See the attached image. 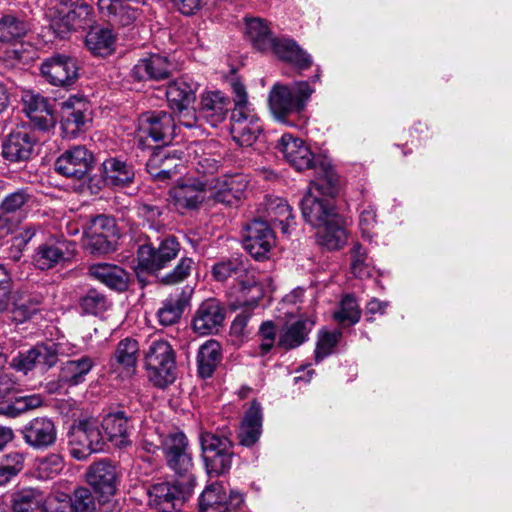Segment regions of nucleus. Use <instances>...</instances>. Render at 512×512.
Wrapping results in <instances>:
<instances>
[{"label":"nucleus","mask_w":512,"mask_h":512,"mask_svg":"<svg viewBox=\"0 0 512 512\" xmlns=\"http://www.w3.org/2000/svg\"><path fill=\"white\" fill-rule=\"evenodd\" d=\"M341 332H321L315 349V360L320 362L330 355L339 342Z\"/></svg>","instance_id":"obj_56"},{"label":"nucleus","mask_w":512,"mask_h":512,"mask_svg":"<svg viewBox=\"0 0 512 512\" xmlns=\"http://www.w3.org/2000/svg\"><path fill=\"white\" fill-rule=\"evenodd\" d=\"M176 124L172 114L153 111L142 114L138 120L136 138L142 148L149 147L148 139L161 145L169 144L175 135Z\"/></svg>","instance_id":"obj_8"},{"label":"nucleus","mask_w":512,"mask_h":512,"mask_svg":"<svg viewBox=\"0 0 512 512\" xmlns=\"http://www.w3.org/2000/svg\"><path fill=\"white\" fill-rule=\"evenodd\" d=\"M95 4L100 17L112 26H130L142 15L139 7H133L123 0H96Z\"/></svg>","instance_id":"obj_23"},{"label":"nucleus","mask_w":512,"mask_h":512,"mask_svg":"<svg viewBox=\"0 0 512 512\" xmlns=\"http://www.w3.org/2000/svg\"><path fill=\"white\" fill-rule=\"evenodd\" d=\"M70 510L74 512H95L96 502L93 494L88 488L80 487L74 491L71 500Z\"/></svg>","instance_id":"obj_55"},{"label":"nucleus","mask_w":512,"mask_h":512,"mask_svg":"<svg viewBox=\"0 0 512 512\" xmlns=\"http://www.w3.org/2000/svg\"><path fill=\"white\" fill-rule=\"evenodd\" d=\"M377 226L376 209L372 205L362 207L359 215V228L362 236L371 240L375 235Z\"/></svg>","instance_id":"obj_57"},{"label":"nucleus","mask_w":512,"mask_h":512,"mask_svg":"<svg viewBox=\"0 0 512 512\" xmlns=\"http://www.w3.org/2000/svg\"><path fill=\"white\" fill-rule=\"evenodd\" d=\"M95 23L94 9L86 0H67L51 28L59 38H65L72 31L86 29Z\"/></svg>","instance_id":"obj_9"},{"label":"nucleus","mask_w":512,"mask_h":512,"mask_svg":"<svg viewBox=\"0 0 512 512\" xmlns=\"http://www.w3.org/2000/svg\"><path fill=\"white\" fill-rule=\"evenodd\" d=\"M144 365L149 380L159 388H165L176 379L175 352L163 339L151 341L144 351Z\"/></svg>","instance_id":"obj_5"},{"label":"nucleus","mask_w":512,"mask_h":512,"mask_svg":"<svg viewBox=\"0 0 512 512\" xmlns=\"http://www.w3.org/2000/svg\"><path fill=\"white\" fill-rule=\"evenodd\" d=\"M276 239L270 225L261 219L247 224L243 239L244 248L257 260L267 257Z\"/></svg>","instance_id":"obj_15"},{"label":"nucleus","mask_w":512,"mask_h":512,"mask_svg":"<svg viewBox=\"0 0 512 512\" xmlns=\"http://www.w3.org/2000/svg\"><path fill=\"white\" fill-rule=\"evenodd\" d=\"M108 440L116 447L126 448L132 444L130 439L133 423L124 410L110 411L103 416L101 422Z\"/></svg>","instance_id":"obj_22"},{"label":"nucleus","mask_w":512,"mask_h":512,"mask_svg":"<svg viewBox=\"0 0 512 512\" xmlns=\"http://www.w3.org/2000/svg\"><path fill=\"white\" fill-rule=\"evenodd\" d=\"M115 35L109 28L91 30L86 36L87 48L97 56H108L114 51Z\"/></svg>","instance_id":"obj_44"},{"label":"nucleus","mask_w":512,"mask_h":512,"mask_svg":"<svg viewBox=\"0 0 512 512\" xmlns=\"http://www.w3.org/2000/svg\"><path fill=\"white\" fill-rule=\"evenodd\" d=\"M158 243L149 241L137 249V270L156 273L164 269L180 251V244L174 236L157 238Z\"/></svg>","instance_id":"obj_7"},{"label":"nucleus","mask_w":512,"mask_h":512,"mask_svg":"<svg viewBox=\"0 0 512 512\" xmlns=\"http://www.w3.org/2000/svg\"><path fill=\"white\" fill-rule=\"evenodd\" d=\"M135 210L138 218L150 229L158 232L164 227L162 206L140 202L136 205Z\"/></svg>","instance_id":"obj_50"},{"label":"nucleus","mask_w":512,"mask_h":512,"mask_svg":"<svg viewBox=\"0 0 512 512\" xmlns=\"http://www.w3.org/2000/svg\"><path fill=\"white\" fill-rule=\"evenodd\" d=\"M22 436L28 446L43 450L55 443L57 430L52 419L36 417L23 427Z\"/></svg>","instance_id":"obj_24"},{"label":"nucleus","mask_w":512,"mask_h":512,"mask_svg":"<svg viewBox=\"0 0 512 512\" xmlns=\"http://www.w3.org/2000/svg\"><path fill=\"white\" fill-rule=\"evenodd\" d=\"M38 301H25L23 299L15 302L12 308L13 319L23 322L29 319L36 311Z\"/></svg>","instance_id":"obj_64"},{"label":"nucleus","mask_w":512,"mask_h":512,"mask_svg":"<svg viewBox=\"0 0 512 512\" xmlns=\"http://www.w3.org/2000/svg\"><path fill=\"white\" fill-rule=\"evenodd\" d=\"M248 177L241 173L223 175L208 182L211 197L219 203L232 205L239 201L247 187Z\"/></svg>","instance_id":"obj_18"},{"label":"nucleus","mask_w":512,"mask_h":512,"mask_svg":"<svg viewBox=\"0 0 512 512\" xmlns=\"http://www.w3.org/2000/svg\"><path fill=\"white\" fill-rule=\"evenodd\" d=\"M230 99L221 91H209L201 96L199 116L212 127H217L227 116Z\"/></svg>","instance_id":"obj_26"},{"label":"nucleus","mask_w":512,"mask_h":512,"mask_svg":"<svg viewBox=\"0 0 512 512\" xmlns=\"http://www.w3.org/2000/svg\"><path fill=\"white\" fill-rule=\"evenodd\" d=\"M42 76L54 86H70L78 78L77 61L67 55L56 54L46 59L40 67Z\"/></svg>","instance_id":"obj_16"},{"label":"nucleus","mask_w":512,"mask_h":512,"mask_svg":"<svg viewBox=\"0 0 512 512\" xmlns=\"http://www.w3.org/2000/svg\"><path fill=\"white\" fill-rule=\"evenodd\" d=\"M63 467V458L59 454L52 453L37 461L36 470L40 478L48 479L58 475Z\"/></svg>","instance_id":"obj_54"},{"label":"nucleus","mask_w":512,"mask_h":512,"mask_svg":"<svg viewBox=\"0 0 512 512\" xmlns=\"http://www.w3.org/2000/svg\"><path fill=\"white\" fill-rule=\"evenodd\" d=\"M89 271L95 279L110 289L122 292L128 287V273L118 265L98 263L90 266Z\"/></svg>","instance_id":"obj_39"},{"label":"nucleus","mask_w":512,"mask_h":512,"mask_svg":"<svg viewBox=\"0 0 512 512\" xmlns=\"http://www.w3.org/2000/svg\"><path fill=\"white\" fill-rule=\"evenodd\" d=\"M75 255V243L63 237H52L34 251L32 262L39 270H49L70 262Z\"/></svg>","instance_id":"obj_11"},{"label":"nucleus","mask_w":512,"mask_h":512,"mask_svg":"<svg viewBox=\"0 0 512 512\" xmlns=\"http://www.w3.org/2000/svg\"><path fill=\"white\" fill-rule=\"evenodd\" d=\"M181 157L177 154L176 150H169L167 159L164 161L162 165V169L159 171V177H156L154 180L159 182H166L171 179L176 174L180 173L179 168L181 165Z\"/></svg>","instance_id":"obj_60"},{"label":"nucleus","mask_w":512,"mask_h":512,"mask_svg":"<svg viewBox=\"0 0 512 512\" xmlns=\"http://www.w3.org/2000/svg\"><path fill=\"white\" fill-rule=\"evenodd\" d=\"M269 50H272L280 59L294 64L299 69H306L312 64L311 56L292 39L272 38V45Z\"/></svg>","instance_id":"obj_37"},{"label":"nucleus","mask_w":512,"mask_h":512,"mask_svg":"<svg viewBox=\"0 0 512 512\" xmlns=\"http://www.w3.org/2000/svg\"><path fill=\"white\" fill-rule=\"evenodd\" d=\"M94 367V361L89 356H83L79 359L66 361L61 365L59 371V382L76 386L84 382L86 375Z\"/></svg>","instance_id":"obj_41"},{"label":"nucleus","mask_w":512,"mask_h":512,"mask_svg":"<svg viewBox=\"0 0 512 512\" xmlns=\"http://www.w3.org/2000/svg\"><path fill=\"white\" fill-rule=\"evenodd\" d=\"M173 64L166 56L153 54L140 59L133 67L131 74L135 80H163L170 76Z\"/></svg>","instance_id":"obj_28"},{"label":"nucleus","mask_w":512,"mask_h":512,"mask_svg":"<svg viewBox=\"0 0 512 512\" xmlns=\"http://www.w3.org/2000/svg\"><path fill=\"white\" fill-rule=\"evenodd\" d=\"M258 336L260 339L259 354L264 356L268 354L276 343L277 331L272 321H265L261 324Z\"/></svg>","instance_id":"obj_58"},{"label":"nucleus","mask_w":512,"mask_h":512,"mask_svg":"<svg viewBox=\"0 0 512 512\" xmlns=\"http://www.w3.org/2000/svg\"><path fill=\"white\" fill-rule=\"evenodd\" d=\"M38 137L30 128L22 127L12 131L2 144V155L10 162H24L36 154Z\"/></svg>","instance_id":"obj_13"},{"label":"nucleus","mask_w":512,"mask_h":512,"mask_svg":"<svg viewBox=\"0 0 512 512\" xmlns=\"http://www.w3.org/2000/svg\"><path fill=\"white\" fill-rule=\"evenodd\" d=\"M208 182L190 181L178 183L170 190V196L175 204L182 208H197L205 200Z\"/></svg>","instance_id":"obj_34"},{"label":"nucleus","mask_w":512,"mask_h":512,"mask_svg":"<svg viewBox=\"0 0 512 512\" xmlns=\"http://www.w3.org/2000/svg\"><path fill=\"white\" fill-rule=\"evenodd\" d=\"M11 366L17 371L28 373L37 366V359L35 356L34 348L27 350L26 352L19 353L15 356L11 362Z\"/></svg>","instance_id":"obj_63"},{"label":"nucleus","mask_w":512,"mask_h":512,"mask_svg":"<svg viewBox=\"0 0 512 512\" xmlns=\"http://www.w3.org/2000/svg\"><path fill=\"white\" fill-rule=\"evenodd\" d=\"M211 274L218 282H226L230 278L237 282L239 307H256L262 298V288L258 284L255 272L250 269L247 259L232 257L220 260L212 266Z\"/></svg>","instance_id":"obj_2"},{"label":"nucleus","mask_w":512,"mask_h":512,"mask_svg":"<svg viewBox=\"0 0 512 512\" xmlns=\"http://www.w3.org/2000/svg\"><path fill=\"white\" fill-rule=\"evenodd\" d=\"M42 398L39 395H27L15 397L13 401L2 406V411L11 417H16L30 409L39 407Z\"/></svg>","instance_id":"obj_53"},{"label":"nucleus","mask_w":512,"mask_h":512,"mask_svg":"<svg viewBox=\"0 0 512 512\" xmlns=\"http://www.w3.org/2000/svg\"><path fill=\"white\" fill-rule=\"evenodd\" d=\"M138 355L139 344L137 340L127 337L118 343L114 359L128 374H133L136 369Z\"/></svg>","instance_id":"obj_46"},{"label":"nucleus","mask_w":512,"mask_h":512,"mask_svg":"<svg viewBox=\"0 0 512 512\" xmlns=\"http://www.w3.org/2000/svg\"><path fill=\"white\" fill-rule=\"evenodd\" d=\"M316 320L309 316L288 323L280 332L277 346L284 350H291L299 347L307 341L309 333L312 331Z\"/></svg>","instance_id":"obj_33"},{"label":"nucleus","mask_w":512,"mask_h":512,"mask_svg":"<svg viewBox=\"0 0 512 512\" xmlns=\"http://www.w3.org/2000/svg\"><path fill=\"white\" fill-rule=\"evenodd\" d=\"M361 318V309L356 299L351 295H345L338 308L333 313V319L342 327L355 325Z\"/></svg>","instance_id":"obj_47"},{"label":"nucleus","mask_w":512,"mask_h":512,"mask_svg":"<svg viewBox=\"0 0 512 512\" xmlns=\"http://www.w3.org/2000/svg\"><path fill=\"white\" fill-rule=\"evenodd\" d=\"M34 202V195L28 188H19L3 197L0 203V229L3 235L12 231V226L4 227L7 216L17 217V223L21 222L32 210Z\"/></svg>","instance_id":"obj_17"},{"label":"nucleus","mask_w":512,"mask_h":512,"mask_svg":"<svg viewBox=\"0 0 512 512\" xmlns=\"http://www.w3.org/2000/svg\"><path fill=\"white\" fill-rule=\"evenodd\" d=\"M323 175L310 182L308 191L300 202L302 216L313 227H321L335 216L332 198L338 192V178L332 168L321 164Z\"/></svg>","instance_id":"obj_1"},{"label":"nucleus","mask_w":512,"mask_h":512,"mask_svg":"<svg viewBox=\"0 0 512 512\" xmlns=\"http://www.w3.org/2000/svg\"><path fill=\"white\" fill-rule=\"evenodd\" d=\"M190 298L191 291L181 289L163 300L161 307L157 311L160 325L172 326L178 323L190 303Z\"/></svg>","instance_id":"obj_29"},{"label":"nucleus","mask_w":512,"mask_h":512,"mask_svg":"<svg viewBox=\"0 0 512 512\" xmlns=\"http://www.w3.org/2000/svg\"><path fill=\"white\" fill-rule=\"evenodd\" d=\"M47 500V492L38 487H19L11 494V509L12 512H39Z\"/></svg>","instance_id":"obj_32"},{"label":"nucleus","mask_w":512,"mask_h":512,"mask_svg":"<svg viewBox=\"0 0 512 512\" xmlns=\"http://www.w3.org/2000/svg\"><path fill=\"white\" fill-rule=\"evenodd\" d=\"M264 216L266 222L272 225H280L281 232L289 234L290 227L294 224L292 209L288 202L280 197H266L264 201Z\"/></svg>","instance_id":"obj_36"},{"label":"nucleus","mask_w":512,"mask_h":512,"mask_svg":"<svg viewBox=\"0 0 512 512\" xmlns=\"http://www.w3.org/2000/svg\"><path fill=\"white\" fill-rule=\"evenodd\" d=\"M317 239L320 245L329 250L340 249L347 240L345 229L337 224L333 218L324 223L321 227H317Z\"/></svg>","instance_id":"obj_45"},{"label":"nucleus","mask_w":512,"mask_h":512,"mask_svg":"<svg viewBox=\"0 0 512 512\" xmlns=\"http://www.w3.org/2000/svg\"><path fill=\"white\" fill-rule=\"evenodd\" d=\"M27 30V24L13 15H4L0 18V42L16 41L22 38Z\"/></svg>","instance_id":"obj_49"},{"label":"nucleus","mask_w":512,"mask_h":512,"mask_svg":"<svg viewBox=\"0 0 512 512\" xmlns=\"http://www.w3.org/2000/svg\"><path fill=\"white\" fill-rule=\"evenodd\" d=\"M234 108L230 117L232 139L243 147H250L263 131V124L255 108L249 103L244 85L238 80L231 83Z\"/></svg>","instance_id":"obj_3"},{"label":"nucleus","mask_w":512,"mask_h":512,"mask_svg":"<svg viewBox=\"0 0 512 512\" xmlns=\"http://www.w3.org/2000/svg\"><path fill=\"white\" fill-rule=\"evenodd\" d=\"M225 319L224 306L214 298L203 301L196 310L192 327L201 336L215 334L219 331Z\"/></svg>","instance_id":"obj_21"},{"label":"nucleus","mask_w":512,"mask_h":512,"mask_svg":"<svg viewBox=\"0 0 512 512\" xmlns=\"http://www.w3.org/2000/svg\"><path fill=\"white\" fill-rule=\"evenodd\" d=\"M244 503V496L231 490L227 495L223 485L212 483L203 490L199 497V512H228L239 509Z\"/></svg>","instance_id":"obj_14"},{"label":"nucleus","mask_w":512,"mask_h":512,"mask_svg":"<svg viewBox=\"0 0 512 512\" xmlns=\"http://www.w3.org/2000/svg\"><path fill=\"white\" fill-rule=\"evenodd\" d=\"M277 148L296 170L314 169L316 176H321L323 175L321 164L331 166L326 160L316 157L302 139L291 134L282 135Z\"/></svg>","instance_id":"obj_10"},{"label":"nucleus","mask_w":512,"mask_h":512,"mask_svg":"<svg viewBox=\"0 0 512 512\" xmlns=\"http://www.w3.org/2000/svg\"><path fill=\"white\" fill-rule=\"evenodd\" d=\"M245 23V34L252 45L259 51H269L272 45V38L274 37L268 24L261 18H246Z\"/></svg>","instance_id":"obj_43"},{"label":"nucleus","mask_w":512,"mask_h":512,"mask_svg":"<svg viewBox=\"0 0 512 512\" xmlns=\"http://www.w3.org/2000/svg\"><path fill=\"white\" fill-rule=\"evenodd\" d=\"M103 179L109 186L123 188L134 181L133 167L118 158L106 159L103 164Z\"/></svg>","instance_id":"obj_40"},{"label":"nucleus","mask_w":512,"mask_h":512,"mask_svg":"<svg viewBox=\"0 0 512 512\" xmlns=\"http://www.w3.org/2000/svg\"><path fill=\"white\" fill-rule=\"evenodd\" d=\"M262 418L260 404L253 401L240 425L238 437L241 445L250 447L258 441L262 433Z\"/></svg>","instance_id":"obj_38"},{"label":"nucleus","mask_w":512,"mask_h":512,"mask_svg":"<svg viewBox=\"0 0 512 512\" xmlns=\"http://www.w3.org/2000/svg\"><path fill=\"white\" fill-rule=\"evenodd\" d=\"M193 263L189 257L181 258L176 267L162 278V282L171 285L183 281L190 275Z\"/></svg>","instance_id":"obj_59"},{"label":"nucleus","mask_w":512,"mask_h":512,"mask_svg":"<svg viewBox=\"0 0 512 512\" xmlns=\"http://www.w3.org/2000/svg\"><path fill=\"white\" fill-rule=\"evenodd\" d=\"M35 356L37 365L49 369L56 365L59 355H63V346L60 343L46 342L35 345Z\"/></svg>","instance_id":"obj_51"},{"label":"nucleus","mask_w":512,"mask_h":512,"mask_svg":"<svg viewBox=\"0 0 512 512\" xmlns=\"http://www.w3.org/2000/svg\"><path fill=\"white\" fill-rule=\"evenodd\" d=\"M167 464L178 475L187 474L192 466V455L188 439L183 432L171 433L164 442Z\"/></svg>","instance_id":"obj_19"},{"label":"nucleus","mask_w":512,"mask_h":512,"mask_svg":"<svg viewBox=\"0 0 512 512\" xmlns=\"http://www.w3.org/2000/svg\"><path fill=\"white\" fill-rule=\"evenodd\" d=\"M76 436L77 439H84L88 441V446L82 451L75 450L77 460H85L92 453L101 452L104 450L106 445L105 438L100 429L99 421L94 417H88L79 420L76 425Z\"/></svg>","instance_id":"obj_27"},{"label":"nucleus","mask_w":512,"mask_h":512,"mask_svg":"<svg viewBox=\"0 0 512 512\" xmlns=\"http://www.w3.org/2000/svg\"><path fill=\"white\" fill-rule=\"evenodd\" d=\"M375 267L361 244L355 243L351 250V272L359 279L373 276Z\"/></svg>","instance_id":"obj_48"},{"label":"nucleus","mask_w":512,"mask_h":512,"mask_svg":"<svg viewBox=\"0 0 512 512\" xmlns=\"http://www.w3.org/2000/svg\"><path fill=\"white\" fill-rule=\"evenodd\" d=\"M149 505L160 512H171L183 499V490L169 482L153 484L148 490Z\"/></svg>","instance_id":"obj_30"},{"label":"nucleus","mask_w":512,"mask_h":512,"mask_svg":"<svg viewBox=\"0 0 512 512\" xmlns=\"http://www.w3.org/2000/svg\"><path fill=\"white\" fill-rule=\"evenodd\" d=\"M89 104L83 98L70 97L62 103L61 130L66 138H75L89 120Z\"/></svg>","instance_id":"obj_20"},{"label":"nucleus","mask_w":512,"mask_h":512,"mask_svg":"<svg viewBox=\"0 0 512 512\" xmlns=\"http://www.w3.org/2000/svg\"><path fill=\"white\" fill-rule=\"evenodd\" d=\"M222 359L221 346L216 340H208L200 346L197 354L198 374L202 378H209Z\"/></svg>","instance_id":"obj_42"},{"label":"nucleus","mask_w":512,"mask_h":512,"mask_svg":"<svg viewBox=\"0 0 512 512\" xmlns=\"http://www.w3.org/2000/svg\"><path fill=\"white\" fill-rule=\"evenodd\" d=\"M198 83L188 76H182L170 82L166 97L171 109L188 108L196 99Z\"/></svg>","instance_id":"obj_31"},{"label":"nucleus","mask_w":512,"mask_h":512,"mask_svg":"<svg viewBox=\"0 0 512 512\" xmlns=\"http://www.w3.org/2000/svg\"><path fill=\"white\" fill-rule=\"evenodd\" d=\"M87 481L102 497L112 496L116 492L118 483L116 468L107 461H99L88 469Z\"/></svg>","instance_id":"obj_25"},{"label":"nucleus","mask_w":512,"mask_h":512,"mask_svg":"<svg viewBox=\"0 0 512 512\" xmlns=\"http://www.w3.org/2000/svg\"><path fill=\"white\" fill-rule=\"evenodd\" d=\"M93 154L84 146H74L64 151L55 161V171L67 178L84 180L92 170Z\"/></svg>","instance_id":"obj_12"},{"label":"nucleus","mask_w":512,"mask_h":512,"mask_svg":"<svg viewBox=\"0 0 512 512\" xmlns=\"http://www.w3.org/2000/svg\"><path fill=\"white\" fill-rule=\"evenodd\" d=\"M199 439L209 476L218 477L229 472L234 457L231 433L225 432L219 435L203 431Z\"/></svg>","instance_id":"obj_6"},{"label":"nucleus","mask_w":512,"mask_h":512,"mask_svg":"<svg viewBox=\"0 0 512 512\" xmlns=\"http://www.w3.org/2000/svg\"><path fill=\"white\" fill-rule=\"evenodd\" d=\"M23 102L25 113L39 129L46 130L53 125V109L46 98L39 94L27 93Z\"/></svg>","instance_id":"obj_35"},{"label":"nucleus","mask_w":512,"mask_h":512,"mask_svg":"<svg viewBox=\"0 0 512 512\" xmlns=\"http://www.w3.org/2000/svg\"><path fill=\"white\" fill-rule=\"evenodd\" d=\"M314 88L308 81H296L290 86L275 83L269 92V107L274 117L286 122L288 116L301 113L311 95Z\"/></svg>","instance_id":"obj_4"},{"label":"nucleus","mask_w":512,"mask_h":512,"mask_svg":"<svg viewBox=\"0 0 512 512\" xmlns=\"http://www.w3.org/2000/svg\"><path fill=\"white\" fill-rule=\"evenodd\" d=\"M116 238L102 235L91 229L88 235L87 245L92 252L107 253L111 250Z\"/></svg>","instance_id":"obj_61"},{"label":"nucleus","mask_w":512,"mask_h":512,"mask_svg":"<svg viewBox=\"0 0 512 512\" xmlns=\"http://www.w3.org/2000/svg\"><path fill=\"white\" fill-rule=\"evenodd\" d=\"M79 305L83 313L95 316L107 311L111 306L107 297L95 289L82 296Z\"/></svg>","instance_id":"obj_52"},{"label":"nucleus","mask_w":512,"mask_h":512,"mask_svg":"<svg viewBox=\"0 0 512 512\" xmlns=\"http://www.w3.org/2000/svg\"><path fill=\"white\" fill-rule=\"evenodd\" d=\"M11 289V274L3 265H0V312L5 311L10 305Z\"/></svg>","instance_id":"obj_62"}]
</instances>
